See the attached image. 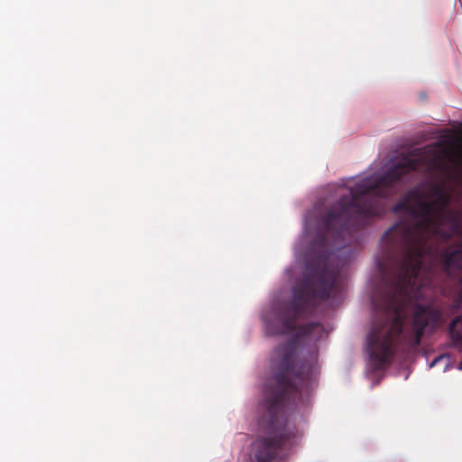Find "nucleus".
<instances>
[{
    "instance_id": "obj_6",
    "label": "nucleus",
    "mask_w": 462,
    "mask_h": 462,
    "mask_svg": "<svg viewBox=\"0 0 462 462\" xmlns=\"http://www.w3.org/2000/svg\"><path fill=\"white\" fill-rule=\"evenodd\" d=\"M437 361H438V358L434 359V361L431 363V365H431V366H433V365H434V364H435Z\"/></svg>"
},
{
    "instance_id": "obj_4",
    "label": "nucleus",
    "mask_w": 462,
    "mask_h": 462,
    "mask_svg": "<svg viewBox=\"0 0 462 462\" xmlns=\"http://www.w3.org/2000/svg\"><path fill=\"white\" fill-rule=\"evenodd\" d=\"M449 336L454 346L462 352V316H458L451 321L449 326ZM458 367L462 370V360L460 361Z\"/></svg>"
},
{
    "instance_id": "obj_5",
    "label": "nucleus",
    "mask_w": 462,
    "mask_h": 462,
    "mask_svg": "<svg viewBox=\"0 0 462 462\" xmlns=\"http://www.w3.org/2000/svg\"><path fill=\"white\" fill-rule=\"evenodd\" d=\"M458 300L460 302H462V291L458 294Z\"/></svg>"
},
{
    "instance_id": "obj_2",
    "label": "nucleus",
    "mask_w": 462,
    "mask_h": 462,
    "mask_svg": "<svg viewBox=\"0 0 462 462\" xmlns=\"http://www.w3.org/2000/svg\"><path fill=\"white\" fill-rule=\"evenodd\" d=\"M453 160L445 149L430 148L422 156H404L380 176L361 179L320 218V230L313 243L316 255L307 261L301 282L292 291L290 304L266 322L269 335H286L295 329L296 320L319 301L328 300L339 285L340 271L330 264L335 251L358 242V232L373 217L385 212L384 199L393 193V185L407 173L426 166L429 171L448 175Z\"/></svg>"
},
{
    "instance_id": "obj_1",
    "label": "nucleus",
    "mask_w": 462,
    "mask_h": 462,
    "mask_svg": "<svg viewBox=\"0 0 462 462\" xmlns=\"http://www.w3.org/2000/svg\"><path fill=\"white\" fill-rule=\"evenodd\" d=\"M432 199L417 190L409 191L393 207L404 218L382 237L383 258L378 261L382 284L372 297L374 319L367 336L370 358L376 369L390 364L393 346L411 350L420 346L424 336L436 332L443 323L439 308L419 301L429 284L420 276L423 257L433 249V240L457 236L461 245L442 254L447 270L462 268V212L449 209L450 194L444 184L430 185Z\"/></svg>"
},
{
    "instance_id": "obj_3",
    "label": "nucleus",
    "mask_w": 462,
    "mask_h": 462,
    "mask_svg": "<svg viewBox=\"0 0 462 462\" xmlns=\"http://www.w3.org/2000/svg\"><path fill=\"white\" fill-rule=\"evenodd\" d=\"M294 443V439H261L254 443V462L282 460Z\"/></svg>"
}]
</instances>
